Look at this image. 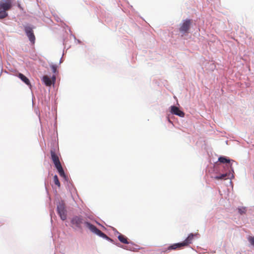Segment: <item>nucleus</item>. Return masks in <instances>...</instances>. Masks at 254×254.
I'll list each match as a JSON object with an SVG mask.
<instances>
[{"label":"nucleus","mask_w":254,"mask_h":254,"mask_svg":"<svg viewBox=\"0 0 254 254\" xmlns=\"http://www.w3.org/2000/svg\"><path fill=\"white\" fill-rule=\"evenodd\" d=\"M219 164H218L220 171V175L213 177L215 180L229 179L230 183H232L231 180L234 178V169L232 167L233 163L236 162L225 156H221L218 159Z\"/></svg>","instance_id":"nucleus-1"},{"label":"nucleus","mask_w":254,"mask_h":254,"mask_svg":"<svg viewBox=\"0 0 254 254\" xmlns=\"http://www.w3.org/2000/svg\"><path fill=\"white\" fill-rule=\"evenodd\" d=\"M84 224L88 228L91 232L97 236L106 239L111 243H113V240L105 234L98 229L95 225L92 224L88 221H84L82 216L80 215L73 216L70 219V226L74 230L82 231V225Z\"/></svg>","instance_id":"nucleus-2"},{"label":"nucleus","mask_w":254,"mask_h":254,"mask_svg":"<svg viewBox=\"0 0 254 254\" xmlns=\"http://www.w3.org/2000/svg\"><path fill=\"white\" fill-rule=\"evenodd\" d=\"M12 7L11 0H1L0 1V19H3L8 16L7 10Z\"/></svg>","instance_id":"nucleus-3"},{"label":"nucleus","mask_w":254,"mask_h":254,"mask_svg":"<svg viewBox=\"0 0 254 254\" xmlns=\"http://www.w3.org/2000/svg\"><path fill=\"white\" fill-rule=\"evenodd\" d=\"M57 211L61 219L64 221L67 219V211L66 210L65 203L63 200L57 202Z\"/></svg>","instance_id":"nucleus-4"},{"label":"nucleus","mask_w":254,"mask_h":254,"mask_svg":"<svg viewBox=\"0 0 254 254\" xmlns=\"http://www.w3.org/2000/svg\"><path fill=\"white\" fill-rule=\"evenodd\" d=\"M194 235L192 233L190 234L187 238L183 242L175 243L170 246L169 249H177L183 247L187 246L192 243V240Z\"/></svg>","instance_id":"nucleus-5"},{"label":"nucleus","mask_w":254,"mask_h":254,"mask_svg":"<svg viewBox=\"0 0 254 254\" xmlns=\"http://www.w3.org/2000/svg\"><path fill=\"white\" fill-rule=\"evenodd\" d=\"M35 27L31 24H27L24 26V30L29 40L32 44L35 42V37L33 32V29Z\"/></svg>","instance_id":"nucleus-6"},{"label":"nucleus","mask_w":254,"mask_h":254,"mask_svg":"<svg viewBox=\"0 0 254 254\" xmlns=\"http://www.w3.org/2000/svg\"><path fill=\"white\" fill-rule=\"evenodd\" d=\"M191 24V20L190 19H186L183 20L181 24V26L179 30L181 32L185 33L189 29Z\"/></svg>","instance_id":"nucleus-7"},{"label":"nucleus","mask_w":254,"mask_h":254,"mask_svg":"<svg viewBox=\"0 0 254 254\" xmlns=\"http://www.w3.org/2000/svg\"><path fill=\"white\" fill-rule=\"evenodd\" d=\"M51 157V159L53 161V163L54 164L55 167H56L58 166H61V163L59 160V158L58 156L55 153V149L52 148L50 150Z\"/></svg>","instance_id":"nucleus-8"},{"label":"nucleus","mask_w":254,"mask_h":254,"mask_svg":"<svg viewBox=\"0 0 254 254\" xmlns=\"http://www.w3.org/2000/svg\"><path fill=\"white\" fill-rule=\"evenodd\" d=\"M170 112L172 114L180 117H184L185 116V113L175 105L171 106L170 107Z\"/></svg>","instance_id":"nucleus-9"},{"label":"nucleus","mask_w":254,"mask_h":254,"mask_svg":"<svg viewBox=\"0 0 254 254\" xmlns=\"http://www.w3.org/2000/svg\"><path fill=\"white\" fill-rule=\"evenodd\" d=\"M55 168L57 170L59 175L61 177H62L65 181H66L67 183H68V177L65 174L62 165H61V166L60 165L58 166Z\"/></svg>","instance_id":"nucleus-10"},{"label":"nucleus","mask_w":254,"mask_h":254,"mask_svg":"<svg viewBox=\"0 0 254 254\" xmlns=\"http://www.w3.org/2000/svg\"><path fill=\"white\" fill-rule=\"evenodd\" d=\"M18 77L21 79L24 83L28 85L30 88H31V84L29 79L23 74L21 73H18L17 75Z\"/></svg>","instance_id":"nucleus-11"},{"label":"nucleus","mask_w":254,"mask_h":254,"mask_svg":"<svg viewBox=\"0 0 254 254\" xmlns=\"http://www.w3.org/2000/svg\"><path fill=\"white\" fill-rule=\"evenodd\" d=\"M118 238L120 242L125 244H131L132 245H134V243L131 241H128L127 240V238L124 235L122 234H119L118 236Z\"/></svg>","instance_id":"nucleus-12"},{"label":"nucleus","mask_w":254,"mask_h":254,"mask_svg":"<svg viewBox=\"0 0 254 254\" xmlns=\"http://www.w3.org/2000/svg\"><path fill=\"white\" fill-rule=\"evenodd\" d=\"M112 243L115 244V245H116L118 247H119L122 248H123L124 249H125V250H128V251H131L134 252V251H136V250L139 249V248H135L133 247L130 246H123V245H121V244L119 243H115L114 240H113V243Z\"/></svg>","instance_id":"nucleus-13"},{"label":"nucleus","mask_w":254,"mask_h":254,"mask_svg":"<svg viewBox=\"0 0 254 254\" xmlns=\"http://www.w3.org/2000/svg\"><path fill=\"white\" fill-rule=\"evenodd\" d=\"M41 80L43 83L47 86H50L52 85V80L47 75L42 76Z\"/></svg>","instance_id":"nucleus-14"},{"label":"nucleus","mask_w":254,"mask_h":254,"mask_svg":"<svg viewBox=\"0 0 254 254\" xmlns=\"http://www.w3.org/2000/svg\"><path fill=\"white\" fill-rule=\"evenodd\" d=\"M238 213L241 215L245 214L246 213L247 209L246 207H239L238 208Z\"/></svg>","instance_id":"nucleus-15"},{"label":"nucleus","mask_w":254,"mask_h":254,"mask_svg":"<svg viewBox=\"0 0 254 254\" xmlns=\"http://www.w3.org/2000/svg\"><path fill=\"white\" fill-rule=\"evenodd\" d=\"M54 182L56 185H57L59 187H60V182L59 180L58 177L57 175H55V176H54Z\"/></svg>","instance_id":"nucleus-16"},{"label":"nucleus","mask_w":254,"mask_h":254,"mask_svg":"<svg viewBox=\"0 0 254 254\" xmlns=\"http://www.w3.org/2000/svg\"><path fill=\"white\" fill-rule=\"evenodd\" d=\"M248 240L251 245L254 247V236H249L248 238Z\"/></svg>","instance_id":"nucleus-17"},{"label":"nucleus","mask_w":254,"mask_h":254,"mask_svg":"<svg viewBox=\"0 0 254 254\" xmlns=\"http://www.w3.org/2000/svg\"><path fill=\"white\" fill-rule=\"evenodd\" d=\"M51 67L52 68V72L54 73H56L57 72V66L55 64H52L51 65Z\"/></svg>","instance_id":"nucleus-18"},{"label":"nucleus","mask_w":254,"mask_h":254,"mask_svg":"<svg viewBox=\"0 0 254 254\" xmlns=\"http://www.w3.org/2000/svg\"><path fill=\"white\" fill-rule=\"evenodd\" d=\"M51 79L52 80V84H54L55 82H56V75H53V76H52Z\"/></svg>","instance_id":"nucleus-19"},{"label":"nucleus","mask_w":254,"mask_h":254,"mask_svg":"<svg viewBox=\"0 0 254 254\" xmlns=\"http://www.w3.org/2000/svg\"><path fill=\"white\" fill-rule=\"evenodd\" d=\"M170 247V246H169L167 248H164L163 249H162V251H161V253H167V252L168 251H170V250H172L173 249H169V248Z\"/></svg>","instance_id":"nucleus-20"},{"label":"nucleus","mask_w":254,"mask_h":254,"mask_svg":"<svg viewBox=\"0 0 254 254\" xmlns=\"http://www.w3.org/2000/svg\"><path fill=\"white\" fill-rule=\"evenodd\" d=\"M75 42L77 43V44H80L81 43V42L80 40H78L77 39H76V40H75Z\"/></svg>","instance_id":"nucleus-21"},{"label":"nucleus","mask_w":254,"mask_h":254,"mask_svg":"<svg viewBox=\"0 0 254 254\" xmlns=\"http://www.w3.org/2000/svg\"><path fill=\"white\" fill-rule=\"evenodd\" d=\"M113 231H114L115 234H121L116 229H114Z\"/></svg>","instance_id":"nucleus-22"},{"label":"nucleus","mask_w":254,"mask_h":254,"mask_svg":"<svg viewBox=\"0 0 254 254\" xmlns=\"http://www.w3.org/2000/svg\"><path fill=\"white\" fill-rule=\"evenodd\" d=\"M71 35V36H72V37L74 38V40H76V37H75V35H73V34H71V35Z\"/></svg>","instance_id":"nucleus-23"},{"label":"nucleus","mask_w":254,"mask_h":254,"mask_svg":"<svg viewBox=\"0 0 254 254\" xmlns=\"http://www.w3.org/2000/svg\"><path fill=\"white\" fill-rule=\"evenodd\" d=\"M18 7H19V8H20V9H22V7L20 6V4H18Z\"/></svg>","instance_id":"nucleus-24"},{"label":"nucleus","mask_w":254,"mask_h":254,"mask_svg":"<svg viewBox=\"0 0 254 254\" xmlns=\"http://www.w3.org/2000/svg\"><path fill=\"white\" fill-rule=\"evenodd\" d=\"M168 122L170 123H172V122L170 121V120L169 119V118H168Z\"/></svg>","instance_id":"nucleus-25"},{"label":"nucleus","mask_w":254,"mask_h":254,"mask_svg":"<svg viewBox=\"0 0 254 254\" xmlns=\"http://www.w3.org/2000/svg\"><path fill=\"white\" fill-rule=\"evenodd\" d=\"M66 27L68 28V30H69V32H71L70 29L68 27V26H66Z\"/></svg>","instance_id":"nucleus-26"},{"label":"nucleus","mask_w":254,"mask_h":254,"mask_svg":"<svg viewBox=\"0 0 254 254\" xmlns=\"http://www.w3.org/2000/svg\"><path fill=\"white\" fill-rule=\"evenodd\" d=\"M62 62V58H61L60 61V63H61Z\"/></svg>","instance_id":"nucleus-27"},{"label":"nucleus","mask_w":254,"mask_h":254,"mask_svg":"<svg viewBox=\"0 0 254 254\" xmlns=\"http://www.w3.org/2000/svg\"><path fill=\"white\" fill-rule=\"evenodd\" d=\"M58 19H59V17H58V18L56 19L57 21H58Z\"/></svg>","instance_id":"nucleus-28"},{"label":"nucleus","mask_w":254,"mask_h":254,"mask_svg":"<svg viewBox=\"0 0 254 254\" xmlns=\"http://www.w3.org/2000/svg\"><path fill=\"white\" fill-rule=\"evenodd\" d=\"M58 19H59V17H58V18L56 19L57 21H58Z\"/></svg>","instance_id":"nucleus-29"}]
</instances>
